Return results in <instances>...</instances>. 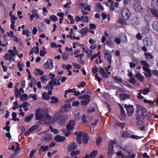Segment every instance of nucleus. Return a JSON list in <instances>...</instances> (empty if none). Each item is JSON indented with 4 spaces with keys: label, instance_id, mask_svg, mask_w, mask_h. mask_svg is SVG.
<instances>
[{
    "label": "nucleus",
    "instance_id": "f257e3e1",
    "mask_svg": "<svg viewBox=\"0 0 158 158\" xmlns=\"http://www.w3.org/2000/svg\"><path fill=\"white\" fill-rule=\"evenodd\" d=\"M60 116L59 111H56L53 117L48 114H47L43 118V120L46 123L53 124L57 120Z\"/></svg>",
    "mask_w": 158,
    "mask_h": 158
},
{
    "label": "nucleus",
    "instance_id": "f03ea898",
    "mask_svg": "<svg viewBox=\"0 0 158 158\" xmlns=\"http://www.w3.org/2000/svg\"><path fill=\"white\" fill-rule=\"evenodd\" d=\"M137 114L136 117L137 120L142 121L147 118V112L146 109L141 106H137Z\"/></svg>",
    "mask_w": 158,
    "mask_h": 158
},
{
    "label": "nucleus",
    "instance_id": "7ed1b4c3",
    "mask_svg": "<svg viewBox=\"0 0 158 158\" xmlns=\"http://www.w3.org/2000/svg\"><path fill=\"white\" fill-rule=\"evenodd\" d=\"M82 138V141L84 143H86L89 139L88 136L86 133H82L81 132H79L77 136V141L79 144H81L82 140L81 139Z\"/></svg>",
    "mask_w": 158,
    "mask_h": 158
},
{
    "label": "nucleus",
    "instance_id": "20e7f679",
    "mask_svg": "<svg viewBox=\"0 0 158 158\" xmlns=\"http://www.w3.org/2000/svg\"><path fill=\"white\" fill-rule=\"evenodd\" d=\"M142 3L139 0H135L133 4V7L134 10L139 12H143L144 11V9L142 6Z\"/></svg>",
    "mask_w": 158,
    "mask_h": 158
},
{
    "label": "nucleus",
    "instance_id": "39448f33",
    "mask_svg": "<svg viewBox=\"0 0 158 158\" xmlns=\"http://www.w3.org/2000/svg\"><path fill=\"white\" fill-rule=\"evenodd\" d=\"M131 14L130 11L126 8L123 9L121 11V16L125 20H127L129 19Z\"/></svg>",
    "mask_w": 158,
    "mask_h": 158
},
{
    "label": "nucleus",
    "instance_id": "423d86ee",
    "mask_svg": "<svg viewBox=\"0 0 158 158\" xmlns=\"http://www.w3.org/2000/svg\"><path fill=\"white\" fill-rule=\"evenodd\" d=\"M41 135L42 136V139L44 141H49L52 139L50 132L48 131L42 133Z\"/></svg>",
    "mask_w": 158,
    "mask_h": 158
},
{
    "label": "nucleus",
    "instance_id": "0eeeda50",
    "mask_svg": "<svg viewBox=\"0 0 158 158\" xmlns=\"http://www.w3.org/2000/svg\"><path fill=\"white\" fill-rule=\"evenodd\" d=\"M45 111L42 109H38L36 110L35 118L37 120H40L43 118L45 115H44Z\"/></svg>",
    "mask_w": 158,
    "mask_h": 158
},
{
    "label": "nucleus",
    "instance_id": "6e6552de",
    "mask_svg": "<svg viewBox=\"0 0 158 158\" xmlns=\"http://www.w3.org/2000/svg\"><path fill=\"white\" fill-rule=\"evenodd\" d=\"M56 79H54V80L52 81L51 82H50L49 84L51 85H59L61 83L60 81H60L61 82H64L65 81L66 78V77H60V78L57 80V82H56L55 80Z\"/></svg>",
    "mask_w": 158,
    "mask_h": 158
},
{
    "label": "nucleus",
    "instance_id": "1a4fd4ad",
    "mask_svg": "<svg viewBox=\"0 0 158 158\" xmlns=\"http://www.w3.org/2000/svg\"><path fill=\"white\" fill-rule=\"evenodd\" d=\"M115 142L114 141L110 140L108 144V154L109 156H111L113 153V145H115Z\"/></svg>",
    "mask_w": 158,
    "mask_h": 158
},
{
    "label": "nucleus",
    "instance_id": "9d476101",
    "mask_svg": "<svg viewBox=\"0 0 158 158\" xmlns=\"http://www.w3.org/2000/svg\"><path fill=\"white\" fill-rule=\"evenodd\" d=\"M103 52L105 58L109 63L111 64V52L109 50L104 49Z\"/></svg>",
    "mask_w": 158,
    "mask_h": 158
},
{
    "label": "nucleus",
    "instance_id": "9b49d317",
    "mask_svg": "<svg viewBox=\"0 0 158 158\" xmlns=\"http://www.w3.org/2000/svg\"><path fill=\"white\" fill-rule=\"evenodd\" d=\"M124 107L127 110L128 115L129 116H131L134 113V111L133 106L132 105H125Z\"/></svg>",
    "mask_w": 158,
    "mask_h": 158
},
{
    "label": "nucleus",
    "instance_id": "f8f14e48",
    "mask_svg": "<svg viewBox=\"0 0 158 158\" xmlns=\"http://www.w3.org/2000/svg\"><path fill=\"white\" fill-rule=\"evenodd\" d=\"M45 67L47 69H51L53 68V63L51 60L48 59L45 63Z\"/></svg>",
    "mask_w": 158,
    "mask_h": 158
},
{
    "label": "nucleus",
    "instance_id": "ddd939ff",
    "mask_svg": "<svg viewBox=\"0 0 158 158\" xmlns=\"http://www.w3.org/2000/svg\"><path fill=\"white\" fill-rule=\"evenodd\" d=\"M3 57L5 60L10 61V62H14L15 60L13 56L8 53H6Z\"/></svg>",
    "mask_w": 158,
    "mask_h": 158
},
{
    "label": "nucleus",
    "instance_id": "4468645a",
    "mask_svg": "<svg viewBox=\"0 0 158 158\" xmlns=\"http://www.w3.org/2000/svg\"><path fill=\"white\" fill-rule=\"evenodd\" d=\"M75 122L74 120H70L67 126V129L69 130L73 129L74 126Z\"/></svg>",
    "mask_w": 158,
    "mask_h": 158
},
{
    "label": "nucleus",
    "instance_id": "2eb2a0df",
    "mask_svg": "<svg viewBox=\"0 0 158 158\" xmlns=\"http://www.w3.org/2000/svg\"><path fill=\"white\" fill-rule=\"evenodd\" d=\"M77 147V144L75 142L70 144L68 147V149L69 150H73L75 149Z\"/></svg>",
    "mask_w": 158,
    "mask_h": 158
},
{
    "label": "nucleus",
    "instance_id": "dca6fc26",
    "mask_svg": "<svg viewBox=\"0 0 158 158\" xmlns=\"http://www.w3.org/2000/svg\"><path fill=\"white\" fill-rule=\"evenodd\" d=\"M90 97L88 95L84 99L82 100L81 102V104L83 106L87 105L90 101Z\"/></svg>",
    "mask_w": 158,
    "mask_h": 158
},
{
    "label": "nucleus",
    "instance_id": "f3484780",
    "mask_svg": "<svg viewBox=\"0 0 158 158\" xmlns=\"http://www.w3.org/2000/svg\"><path fill=\"white\" fill-rule=\"evenodd\" d=\"M143 70L145 72L144 74L146 77L148 78L151 77V73L149 68L145 69H144Z\"/></svg>",
    "mask_w": 158,
    "mask_h": 158
},
{
    "label": "nucleus",
    "instance_id": "a211bd4d",
    "mask_svg": "<svg viewBox=\"0 0 158 158\" xmlns=\"http://www.w3.org/2000/svg\"><path fill=\"white\" fill-rule=\"evenodd\" d=\"M55 140L57 142H61L65 140V138L62 136L58 135L55 137Z\"/></svg>",
    "mask_w": 158,
    "mask_h": 158
},
{
    "label": "nucleus",
    "instance_id": "6ab92c4d",
    "mask_svg": "<svg viewBox=\"0 0 158 158\" xmlns=\"http://www.w3.org/2000/svg\"><path fill=\"white\" fill-rule=\"evenodd\" d=\"M152 9H158V0H152Z\"/></svg>",
    "mask_w": 158,
    "mask_h": 158
},
{
    "label": "nucleus",
    "instance_id": "aec40b11",
    "mask_svg": "<svg viewBox=\"0 0 158 158\" xmlns=\"http://www.w3.org/2000/svg\"><path fill=\"white\" fill-rule=\"evenodd\" d=\"M120 96L121 98L123 100L128 99L130 97V95L129 94H126L124 93L121 94Z\"/></svg>",
    "mask_w": 158,
    "mask_h": 158
},
{
    "label": "nucleus",
    "instance_id": "412c9836",
    "mask_svg": "<svg viewBox=\"0 0 158 158\" xmlns=\"http://www.w3.org/2000/svg\"><path fill=\"white\" fill-rule=\"evenodd\" d=\"M71 106L70 105H66L62 107L60 109V111L61 112L63 113L67 111L68 109L71 107Z\"/></svg>",
    "mask_w": 158,
    "mask_h": 158
},
{
    "label": "nucleus",
    "instance_id": "4be33fe9",
    "mask_svg": "<svg viewBox=\"0 0 158 158\" xmlns=\"http://www.w3.org/2000/svg\"><path fill=\"white\" fill-rule=\"evenodd\" d=\"M152 27L155 31L158 32V22L157 21H154L152 24Z\"/></svg>",
    "mask_w": 158,
    "mask_h": 158
},
{
    "label": "nucleus",
    "instance_id": "5701e85b",
    "mask_svg": "<svg viewBox=\"0 0 158 158\" xmlns=\"http://www.w3.org/2000/svg\"><path fill=\"white\" fill-rule=\"evenodd\" d=\"M144 42L145 44L147 46H151L152 45V40L149 39H145L144 40Z\"/></svg>",
    "mask_w": 158,
    "mask_h": 158
},
{
    "label": "nucleus",
    "instance_id": "b1692460",
    "mask_svg": "<svg viewBox=\"0 0 158 158\" xmlns=\"http://www.w3.org/2000/svg\"><path fill=\"white\" fill-rule=\"evenodd\" d=\"M32 12L36 17V19H40L41 18L40 15L39 14L37 10L34 9L31 11Z\"/></svg>",
    "mask_w": 158,
    "mask_h": 158
},
{
    "label": "nucleus",
    "instance_id": "393cba45",
    "mask_svg": "<svg viewBox=\"0 0 158 158\" xmlns=\"http://www.w3.org/2000/svg\"><path fill=\"white\" fill-rule=\"evenodd\" d=\"M141 64L143 66L142 67L143 70L145 69L148 68L149 65V64L147 63V61L142 60L141 61Z\"/></svg>",
    "mask_w": 158,
    "mask_h": 158
},
{
    "label": "nucleus",
    "instance_id": "a878e982",
    "mask_svg": "<svg viewBox=\"0 0 158 158\" xmlns=\"http://www.w3.org/2000/svg\"><path fill=\"white\" fill-rule=\"evenodd\" d=\"M49 148L48 146H41L39 150V153L40 154H41V152H45Z\"/></svg>",
    "mask_w": 158,
    "mask_h": 158
},
{
    "label": "nucleus",
    "instance_id": "bb28decb",
    "mask_svg": "<svg viewBox=\"0 0 158 158\" xmlns=\"http://www.w3.org/2000/svg\"><path fill=\"white\" fill-rule=\"evenodd\" d=\"M48 79L49 78L47 76L44 75L41 77L40 80L42 83H46Z\"/></svg>",
    "mask_w": 158,
    "mask_h": 158
},
{
    "label": "nucleus",
    "instance_id": "cd10ccee",
    "mask_svg": "<svg viewBox=\"0 0 158 158\" xmlns=\"http://www.w3.org/2000/svg\"><path fill=\"white\" fill-rule=\"evenodd\" d=\"M135 76L141 81H142L143 80L144 77L141 74L138 73L135 75Z\"/></svg>",
    "mask_w": 158,
    "mask_h": 158
},
{
    "label": "nucleus",
    "instance_id": "c85d7f7f",
    "mask_svg": "<svg viewBox=\"0 0 158 158\" xmlns=\"http://www.w3.org/2000/svg\"><path fill=\"white\" fill-rule=\"evenodd\" d=\"M98 152L97 150H94L90 153L89 155V158H94L96 156Z\"/></svg>",
    "mask_w": 158,
    "mask_h": 158
},
{
    "label": "nucleus",
    "instance_id": "c756f323",
    "mask_svg": "<svg viewBox=\"0 0 158 158\" xmlns=\"http://www.w3.org/2000/svg\"><path fill=\"white\" fill-rule=\"evenodd\" d=\"M144 19L145 21L148 24L149 22L151 20L152 17L149 15H146L144 16Z\"/></svg>",
    "mask_w": 158,
    "mask_h": 158
},
{
    "label": "nucleus",
    "instance_id": "7c9ffc66",
    "mask_svg": "<svg viewBox=\"0 0 158 158\" xmlns=\"http://www.w3.org/2000/svg\"><path fill=\"white\" fill-rule=\"evenodd\" d=\"M31 81V82L29 83V85L30 87H31L36 84V80L34 78H32Z\"/></svg>",
    "mask_w": 158,
    "mask_h": 158
},
{
    "label": "nucleus",
    "instance_id": "2f4dec72",
    "mask_svg": "<svg viewBox=\"0 0 158 158\" xmlns=\"http://www.w3.org/2000/svg\"><path fill=\"white\" fill-rule=\"evenodd\" d=\"M142 31L143 34L146 35L149 32V28L148 27H143L142 28Z\"/></svg>",
    "mask_w": 158,
    "mask_h": 158
},
{
    "label": "nucleus",
    "instance_id": "473e14b6",
    "mask_svg": "<svg viewBox=\"0 0 158 158\" xmlns=\"http://www.w3.org/2000/svg\"><path fill=\"white\" fill-rule=\"evenodd\" d=\"M51 103H55L58 102L59 100L58 98L55 97H52L51 98Z\"/></svg>",
    "mask_w": 158,
    "mask_h": 158
},
{
    "label": "nucleus",
    "instance_id": "72a5a7b5",
    "mask_svg": "<svg viewBox=\"0 0 158 158\" xmlns=\"http://www.w3.org/2000/svg\"><path fill=\"white\" fill-rule=\"evenodd\" d=\"M158 9H152L151 12L152 14L156 18H158Z\"/></svg>",
    "mask_w": 158,
    "mask_h": 158
},
{
    "label": "nucleus",
    "instance_id": "f704fd0d",
    "mask_svg": "<svg viewBox=\"0 0 158 158\" xmlns=\"http://www.w3.org/2000/svg\"><path fill=\"white\" fill-rule=\"evenodd\" d=\"M88 28L86 27L84 28H82L81 31L80 33L83 35H86L88 31Z\"/></svg>",
    "mask_w": 158,
    "mask_h": 158
},
{
    "label": "nucleus",
    "instance_id": "c9c22d12",
    "mask_svg": "<svg viewBox=\"0 0 158 158\" xmlns=\"http://www.w3.org/2000/svg\"><path fill=\"white\" fill-rule=\"evenodd\" d=\"M49 19L52 21L56 22L58 20V18L55 15H51L49 17Z\"/></svg>",
    "mask_w": 158,
    "mask_h": 158
},
{
    "label": "nucleus",
    "instance_id": "e433bc0d",
    "mask_svg": "<svg viewBox=\"0 0 158 158\" xmlns=\"http://www.w3.org/2000/svg\"><path fill=\"white\" fill-rule=\"evenodd\" d=\"M27 98L28 95L26 94L22 95L20 98V99L22 101L27 100Z\"/></svg>",
    "mask_w": 158,
    "mask_h": 158
},
{
    "label": "nucleus",
    "instance_id": "4c0bfd02",
    "mask_svg": "<svg viewBox=\"0 0 158 158\" xmlns=\"http://www.w3.org/2000/svg\"><path fill=\"white\" fill-rule=\"evenodd\" d=\"M24 63H22L21 62H19L18 63L17 67L18 68L19 70L20 71H23V67L24 65Z\"/></svg>",
    "mask_w": 158,
    "mask_h": 158
},
{
    "label": "nucleus",
    "instance_id": "58836bf2",
    "mask_svg": "<svg viewBox=\"0 0 158 158\" xmlns=\"http://www.w3.org/2000/svg\"><path fill=\"white\" fill-rule=\"evenodd\" d=\"M46 53V51L45 50V48L44 47H43L42 50H41L40 52V55L41 56H44Z\"/></svg>",
    "mask_w": 158,
    "mask_h": 158
},
{
    "label": "nucleus",
    "instance_id": "ea45409f",
    "mask_svg": "<svg viewBox=\"0 0 158 158\" xmlns=\"http://www.w3.org/2000/svg\"><path fill=\"white\" fill-rule=\"evenodd\" d=\"M106 45L111 48L113 47V43L111 41L110 39H108L106 42Z\"/></svg>",
    "mask_w": 158,
    "mask_h": 158
},
{
    "label": "nucleus",
    "instance_id": "a19ab883",
    "mask_svg": "<svg viewBox=\"0 0 158 158\" xmlns=\"http://www.w3.org/2000/svg\"><path fill=\"white\" fill-rule=\"evenodd\" d=\"M86 84L85 82L83 81L80 83H78L77 84V87L79 88L80 87H83L86 85Z\"/></svg>",
    "mask_w": 158,
    "mask_h": 158
},
{
    "label": "nucleus",
    "instance_id": "79ce46f5",
    "mask_svg": "<svg viewBox=\"0 0 158 158\" xmlns=\"http://www.w3.org/2000/svg\"><path fill=\"white\" fill-rule=\"evenodd\" d=\"M86 53H87V57L89 58H90L92 56L93 53V51L90 49H89L86 52Z\"/></svg>",
    "mask_w": 158,
    "mask_h": 158
},
{
    "label": "nucleus",
    "instance_id": "37998d69",
    "mask_svg": "<svg viewBox=\"0 0 158 158\" xmlns=\"http://www.w3.org/2000/svg\"><path fill=\"white\" fill-rule=\"evenodd\" d=\"M81 20L84 22L87 23L89 20V17L88 16H81Z\"/></svg>",
    "mask_w": 158,
    "mask_h": 158
},
{
    "label": "nucleus",
    "instance_id": "c03bdc74",
    "mask_svg": "<svg viewBox=\"0 0 158 158\" xmlns=\"http://www.w3.org/2000/svg\"><path fill=\"white\" fill-rule=\"evenodd\" d=\"M42 96L43 98L45 99L49 100L50 99V96L47 94L46 92H43L42 94Z\"/></svg>",
    "mask_w": 158,
    "mask_h": 158
},
{
    "label": "nucleus",
    "instance_id": "a18cd8bd",
    "mask_svg": "<svg viewBox=\"0 0 158 158\" xmlns=\"http://www.w3.org/2000/svg\"><path fill=\"white\" fill-rule=\"evenodd\" d=\"M12 115L13 118L12 120L14 121H16L17 120L18 121H19V118H17V114L15 112H13L12 114Z\"/></svg>",
    "mask_w": 158,
    "mask_h": 158
},
{
    "label": "nucleus",
    "instance_id": "49530a36",
    "mask_svg": "<svg viewBox=\"0 0 158 158\" xmlns=\"http://www.w3.org/2000/svg\"><path fill=\"white\" fill-rule=\"evenodd\" d=\"M80 152V151L79 150L76 151H73L71 152L70 155L71 156H76L78 155Z\"/></svg>",
    "mask_w": 158,
    "mask_h": 158
},
{
    "label": "nucleus",
    "instance_id": "de8ad7c7",
    "mask_svg": "<svg viewBox=\"0 0 158 158\" xmlns=\"http://www.w3.org/2000/svg\"><path fill=\"white\" fill-rule=\"evenodd\" d=\"M15 97L18 98L21 95V93L18 90L17 88L15 89Z\"/></svg>",
    "mask_w": 158,
    "mask_h": 158
},
{
    "label": "nucleus",
    "instance_id": "09e8293b",
    "mask_svg": "<svg viewBox=\"0 0 158 158\" xmlns=\"http://www.w3.org/2000/svg\"><path fill=\"white\" fill-rule=\"evenodd\" d=\"M38 126L37 125H35L30 128L28 131V132H30L33 131H34L38 128Z\"/></svg>",
    "mask_w": 158,
    "mask_h": 158
},
{
    "label": "nucleus",
    "instance_id": "8fccbe9b",
    "mask_svg": "<svg viewBox=\"0 0 158 158\" xmlns=\"http://www.w3.org/2000/svg\"><path fill=\"white\" fill-rule=\"evenodd\" d=\"M28 97L33 98L34 100H36L37 99V96L35 94H30L28 95Z\"/></svg>",
    "mask_w": 158,
    "mask_h": 158
},
{
    "label": "nucleus",
    "instance_id": "3c124183",
    "mask_svg": "<svg viewBox=\"0 0 158 158\" xmlns=\"http://www.w3.org/2000/svg\"><path fill=\"white\" fill-rule=\"evenodd\" d=\"M8 52L10 53V55L12 56H14L16 55V53L15 51L12 49L9 50Z\"/></svg>",
    "mask_w": 158,
    "mask_h": 158
},
{
    "label": "nucleus",
    "instance_id": "603ef678",
    "mask_svg": "<svg viewBox=\"0 0 158 158\" xmlns=\"http://www.w3.org/2000/svg\"><path fill=\"white\" fill-rule=\"evenodd\" d=\"M34 115L32 114L31 115H29L27 117H25V121L26 122H28L31 120L32 118L33 117Z\"/></svg>",
    "mask_w": 158,
    "mask_h": 158
},
{
    "label": "nucleus",
    "instance_id": "864d4df0",
    "mask_svg": "<svg viewBox=\"0 0 158 158\" xmlns=\"http://www.w3.org/2000/svg\"><path fill=\"white\" fill-rule=\"evenodd\" d=\"M150 89L148 88H146L144 89L142 91V94L144 95L147 94L149 92Z\"/></svg>",
    "mask_w": 158,
    "mask_h": 158
},
{
    "label": "nucleus",
    "instance_id": "5fc2aeb1",
    "mask_svg": "<svg viewBox=\"0 0 158 158\" xmlns=\"http://www.w3.org/2000/svg\"><path fill=\"white\" fill-rule=\"evenodd\" d=\"M68 17L70 19V23L73 24L74 23L75 21L72 16H71L70 15H69L68 16Z\"/></svg>",
    "mask_w": 158,
    "mask_h": 158
},
{
    "label": "nucleus",
    "instance_id": "6e6d98bb",
    "mask_svg": "<svg viewBox=\"0 0 158 158\" xmlns=\"http://www.w3.org/2000/svg\"><path fill=\"white\" fill-rule=\"evenodd\" d=\"M143 102L144 103H149L150 106H152L153 104V101L151 100H147V99H144L143 100Z\"/></svg>",
    "mask_w": 158,
    "mask_h": 158
},
{
    "label": "nucleus",
    "instance_id": "4d7b16f0",
    "mask_svg": "<svg viewBox=\"0 0 158 158\" xmlns=\"http://www.w3.org/2000/svg\"><path fill=\"white\" fill-rule=\"evenodd\" d=\"M101 140L102 139L100 137H99L97 138L96 140V144L97 146H99L100 145Z\"/></svg>",
    "mask_w": 158,
    "mask_h": 158
},
{
    "label": "nucleus",
    "instance_id": "13d9d810",
    "mask_svg": "<svg viewBox=\"0 0 158 158\" xmlns=\"http://www.w3.org/2000/svg\"><path fill=\"white\" fill-rule=\"evenodd\" d=\"M36 150L35 149H33L32 151H31L29 154V157L30 158H32V157H34L33 156L34 155L35 153L36 152Z\"/></svg>",
    "mask_w": 158,
    "mask_h": 158
},
{
    "label": "nucleus",
    "instance_id": "bf43d9fd",
    "mask_svg": "<svg viewBox=\"0 0 158 158\" xmlns=\"http://www.w3.org/2000/svg\"><path fill=\"white\" fill-rule=\"evenodd\" d=\"M72 64L74 67L78 69H79L81 67V65L77 63H72Z\"/></svg>",
    "mask_w": 158,
    "mask_h": 158
},
{
    "label": "nucleus",
    "instance_id": "052dcab7",
    "mask_svg": "<svg viewBox=\"0 0 158 158\" xmlns=\"http://www.w3.org/2000/svg\"><path fill=\"white\" fill-rule=\"evenodd\" d=\"M143 136H138L137 135H132L131 136V138L135 139H139L142 138L143 137Z\"/></svg>",
    "mask_w": 158,
    "mask_h": 158
},
{
    "label": "nucleus",
    "instance_id": "680f3d73",
    "mask_svg": "<svg viewBox=\"0 0 158 158\" xmlns=\"http://www.w3.org/2000/svg\"><path fill=\"white\" fill-rule=\"evenodd\" d=\"M13 40L19 43L20 44L22 43L21 40L18 39L17 37L16 36H15L14 37Z\"/></svg>",
    "mask_w": 158,
    "mask_h": 158
},
{
    "label": "nucleus",
    "instance_id": "e2e57ef3",
    "mask_svg": "<svg viewBox=\"0 0 158 158\" xmlns=\"http://www.w3.org/2000/svg\"><path fill=\"white\" fill-rule=\"evenodd\" d=\"M79 102L78 101H77L73 102L72 105L73 106H79Z\"/></svg>",
    "mask_w": 158,
    "mask_h": 158
},
{
    "label": "nucleus",
    "instance_id": "0e129e2a",
    "mask_svg": "<svg viewBox=\"0 0 158 158\" xmlns=\"http://www.w3.org/2000/svg\"><path fill=\"white\" fill-rule=\"evenodd\" d=\"M122 41L126 43L127 41V39L125 34H123L122 35Z\"/></svg>",
    "mask_w": 158,
    "mask_h": 158
},
{
    "label": "nucleus",
    "instance_id": "69168bd1",
    "mask_svg": "<svg viewBox=\"0 0 158 158\" xmlns=\"http://www.w3.org/2000/svg\"><path fill=\"white\" fill-rule=\"evenodd\" d=\"M144 55L146 56V58L147 59H148L149 58H152V56L151 54L149 53H147L145 52L144 53Z\"/></svg>",
    "mask_w": 158,
    "mask_h": 158
},
{
    "label": "nucleus",
    "instance_id": "338daca9",
    "mask_svg": "<svg viewBox=\"0 0 158 158\" xmlns=\"http://www.w3.org/2000/svg\"><path fill=\"white\" fill-rule=\"evenodd\" d=\"M86 4H84L83 2H80L79 4V6L81 9H83L85 8L86 6H87Z\"/></svg>",
    "mask_w": 158,
    "mask_h": 158
},
{
    "label": "nucleus",
    "instance_id": "774afa93",
    "mask_svg": "<svg viewBox=\"0 0 158 158\" xmlns=\"http://www.w3.org/2000/svg\"><path fill=\"white\" fill-rule=\"evenodd\" d=\"M7 34L8 37L11 38L13 37L14 36L13 32L12 31H10V32H7Z\"/></svg>",
    "mask_w": 158,
    "mask_h": 158
}]
</instances>
